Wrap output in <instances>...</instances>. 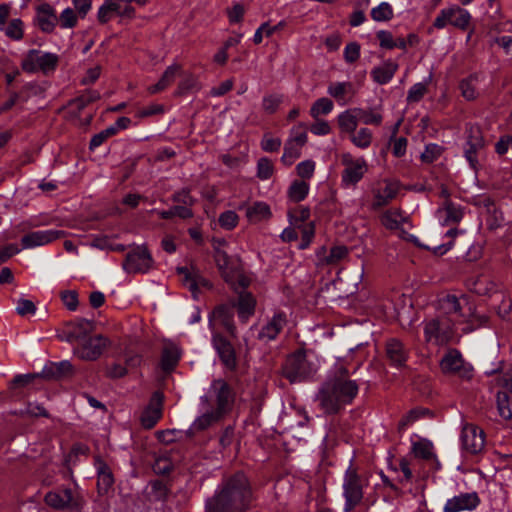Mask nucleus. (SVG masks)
I'll list each match as a JSON object with an SVG mask.
<instances>
[{
    "label": "nucleus",
    "mask_w": 512,
    "mask_h": 512,
    "mask_svg": "<svg viewBox=\"0 0 512 512\" xmlns=\"http://www.w3.org/2000/svg\"><path fill=\"white\" fill-rule=\"evenodd\" d=\"M359 392V385L350 378L343 363H336L327 380L317 394L321 408L327 414H336L346 405H350Z\"/></svg>",
    "instance_id": "1"
},
{
    "label": "nucleus",
    "mask_w": 512,
    "mask_h": 512,
    "mask_svg": "<svg viewBox=\"0 0 512 512\" xmlns=\"http://www.w3.org/2000/svg\"><path fill=\"white\" fill-rule=\"evenodd\" d=\"M252 500L247 477L238 472L206 503V512H246Z\"/></svg>",
    "instance_id": "2"
},
{
    "label": "nucleus",
    "mask_w": 512,
    "mask_h": 512,
    "mask_svg": "<svg viewBox=\"0 0 512 512\" xmlns=\"http://www.w3.org/2000/svg\"><path fill=\"white\" fill-rule=\"evenodd\" d=\"M317 369L314 355L300 349L286 358L282 366V374L291 383H294L311 377L316 373Z\"/></svg>",
    "instance_id": "3"
},
{
    "label": "nucleus",
    "mask_w": 512,
    "mask_h": 512,
    "mask_svg": "<svg viewBox=\"0 0 512 512\" xmlns=\"http://www.w3.org/2000/svg\"><path fill=\"white\" fill-rule=\"evenodd\" d=\"M369 480L363 475L359 474L357 469L349 466L343 476V497H344V512H351L356 507L360 506L364 499V489L368 487Z\"/></svg>",
    "instance_id": "4"
},
{
    "label": "nucleus",
    "mask_w": 512,
    "mask_h": 512,
    "mask_svg": "<svg viewBox=\"0 0 512 512\" xmlns=\"http://www.w3.org/2000/svg\"><path fill=\"white\" fill-rule=\"evenodd\" d=\"M424 340L428 344L444 346L452 342L456 335V326L448 318L435 315L426 318L423 323Z\"/></svg>",
    "instance_id": "5"
},
{
    "label": "nucleus",
    "mask_w": 512,
    "mask_h": 512,
    "mask_svg": "<svg viewBox=\"0 0 512 512\" xmlns=\"http://www.w3.org/2000/svg\"><path fill=\"white\" fill-rule=\"evenodd\" d=\"M44 502L52 509L63 512H83L85 499L78 490L61 487L44 496Z\"/></svg>",
    "instance_id": "6"
},
{
    "label": "nucleus",
    "mask_w": 512,
    "mask_h": 512,
    "mask_svg": "<svg viewBox=\"0 0 512 512\" xmlns=\"http://www.w3.org/2000/svg\"><path fill=\"white\" fill-rule=\"evenodd\" d=\"M341 185L344 188L355 187L368 171V163L364 157H354L346 152L341 155Z\"/></svg>",
    "instance_id": "7"
},
{
    "label": "nucleus",
    "mask_w": 512,
    "mask_h": 512,
    "mask_svg": "<svg viewBox=\"0 0 512 512\" xmlns=\"http://www.w3.org/2000/svg\"><path fill=\"white\" fill-rule=\"evenodd\" d=\"M472 16L470 12L459 5L453 4L440 10L433 22V27L440 30L447 25L466 31L470 27Z\"/></svg>",
    "instance_id": "8"
},
{
    "label": "nucleus",
    "mask_w": 512,
    "mask_h": 512,
    "mask_svg": "<svg viewBox=\"0 0 512 512\" xmlns=\"http://www.w3.org/2000/svg\"><path fill=\"white\" fill-rule=\"evenodd\" d=\"M469 305L468 298L464 295L447 294L438 299L436 309L437 315L448 318L454 325L462 323L466 318V310Z\"/></svg>",
    "instance_id": "9"
},
{
    "label": "nucleus",
    "mask_w": 512,
    "mask_h": 512,
    "mask_svg": "<svg viewBox=\"0 0 512 512\" xmlns=\"http://www.w3.org/2000/svg\"><path fill=\"white\" fill-rule=\"evenodd\" d=\"M440 368L444 374L470 380L474 375L472 365L464 360L457 349H449L440 361Z\"/></svg>",
    "instance_id": "10"
},
{
    "label": "nucleus",
    "mask_w": 512,
    "mask_h": 512,
    "mask_svg": "<svg viewBox=\"0 0 512 512\" xmlns=\"http://www.w3.org/2000/svg\"><path fill=\"white\" fill-rule=\"evenodd\" d=\"M153 264L154 260L147 246L137 245L127 253L122 266L129 274H144L153 267Z\"/></svg>",
    "instance_id": "11"
},
{
    "label": "nucleus",
    "mask_w": 512,
    "mask_h": 512,
    "mask_svg": "<svg viewBox=\"0 0 512 512\" xmlns=\"http://www.w3.org/2000/svg\"><path fill=\"white\" fill-rule=\"evenodd\" d=\"M109 345V340L102 335L87 336L76 342L74 355L85 361H95Z\"/></svg>",
    "instance_id": "12"
},
{
    "label": "nucleus",
    "mask_w": 512,
    "mask_h": 512,
    "mask_svg": "<svg viewBox=\"0 0 512 512\" xmlns=\"http://www.w3.org/2000/svg\"><path fill=\"white\" fill-rule=\"evenodd\" d=\"M115 16L132 19L135 17V9L126 0H105L98 10V21L105 24Z\"/></svg>",
    "instance_id": "13"
},
{
    "label": "nucleus",
    "mask_w": 512,
    "mask_h": 512,
    "mask_svg": "<svg viewBox=\"0 0 512 512\" xmlns=\"http://www.w3.org/2000/svg\"><path fill=\"white\" fill-rule=\"evenodd\" d=\"M210 391L215 396L216 407L214 410L222 415L227 414L234 402V392L230 385L224 379H215L212 381Z\"/></svg>",
    "instance_id": "14"
},
{
    "label": "nucleus",
    "mask_w": 512,
    "mask_h": 512,
    "mask_svg": "<svg viewBox=\"0 0 512 512\" xmlns=\"http://www.w3.org/2000/svg\"><path fill=\"white\" fill-rule=\"evenodd\" d=\"M461 443L467 453L478 454L484 449L485 433L474 424H466L462 429Z\"/></svg>",
    "instance_id": "15"
},
{
    "label": "nucleus",
    "mask_w": 512,
    "mask_h": 512,
    "mask_svg": "<svg viewBox=\"0 0 512 512\" xmlns=\"http://www.w3.org/2000/svg\"><path fill=\"white\" fill-rule=\"evenodd\" d=\"M164 396L156 391L152 394L149 403L140 416V423L145 429H152L163 415Z\"/></svg>",
    "instance_id": "16"
},
{
    "label": "nucleus",
    "mask_w": 512,
    "mask_h": 512,
    "mask_svg": "<svg viewBox=\"0 0 512 512\" xmlns=\"http://www.w3.org/2000/svg\"><path fill=\"white\" fill-rule=\"evenodd\" d=\"M499 384L504 389L496 394V407L499 416L508 421L512 419V375H505Z\"/></svg>",
    "instance_id": "17"
},
{
    "label": "nucleus",
    "mask_w": 512,
    "mask_h": 512,
    "mask_svg": "<svg viewBox=\"0 0 512 512\" xmlns=\"http://www.w3.org/2000/svg\"><path fill=\"white\" fill-rule=\"evenodd\" d=\"M398 191L399 185L396 182L388 179L377 182L372 190L374 196L372 208L378 210L388 205L396 197Z\"/></svg>",
    "instance_id": "18"
},
{
    "label": "nucleus",
    "mask_w": 512,
    "mask_h": 512,
    "mask_svg": "<svg viewBox=\"0 0 512 512\" xmlns=\"http://www.w3.org/2000/svg\"><path fill=\"white\" fill-rule=\"evenodd\" d=\"M480 502L477 492L460 493L446 501L443 512L473 511L479 506Z\"/></svg>",
    "instance_id": "19"
},
{
    "label": "nucleus",
    "mask_w": 512,
    "mask_h": 512,
    "mask_svg": "<svg viewBox=\"0 0 512 512\" xmlns=\"http://www.w3.org/2000/svg\"><path fill=\"white\" fill-rule=\"evenodd\" d=\"M287 323V315L284 312H275L262 326L258 333V339L265 343L275 340Z\"/></svg>",
    "instance_id": "20"
},
{
    "label": "nucleus",
    "mask_w": 512,
    "mask_h": 512,
    "mask_svg": "<svg viewBox=\"0 0 512 512\" xmlns=\"http://www.w3.org/2000/svg\"><path fill=\"white\" fill-rule=\"evenodd\" d=\"M210 322L223 327L231 337H236L234 324V305L222 304L217 306L211 315Z\"/></svg>",
    "instance_id": "21"
},
{
    "label": "nucleus",
    "mask_w": 512,
    "mask_h": 512,
    "mask_svg": "<svg viewBox=\"0 0 512 512\" xmlns=\"http://www.w3.org/2000/svg\"><path fill=\"white\" fill-rule=\"evenodd\" d=\"M94 467L97 474L98 493L106 494L114 484L112 470L100 455L94 456Z\"/></svg>",
    "instance_id": "22"
},
{
    "label": "nucleus",
    "mask_w": 512,
    "mask_h": 512,
    "mask_svg": "<svg viewBox=\"0 0 512 512\" xmlns=\"http://www.w3.org/2000/svg\"><path fill=\"white\" fill-rule=\"evenodd\" d=\"M212 342L223 364L228 369H234L236 367V355L232 344L217 333L213 335Z\"/></svg>",
    "instance_id": "23"
},
{
    "label": "nucleus",
    "mask_w": 512,
    "mask_h": 512,
    "mask_svg": "<svg viewBox=\"0 0 512 512\" xmlns=\"http://www.w3.org/2000/svg\"><path fill=\"white\" fill-rule=\"evenodd\" d=\"M59 57L55 53L34 50V73L41 72L48 76L56 70Z\"/></svg>",
    "instance_id": "24"
},
{
    "label": "nucleus",
    "mask_w": 512,
    "mask_h": 512,
    "mask_svg": "<svg viewBox=\"0 0 512 512\" xmlns=\"http://www.w3.org/2000/svg\"><path fill=\"white\" fill-rule=\"evenodd\" d=\"M36 19L40 29L46 33L52 32L58 22L54 8L47 3L36 8Z\"/></svg>",
    "instance_id": "25"
},
{
    "label": "nucleus",
    "mask_w": 512,
    "mask_h": 512,
    "mask_svg": "<svg viewBox=\"0 0 512 512\" xmlns=\"http://www.w3.org/2000/svg\"><path fill=\"white\" fill-rule=\"evenodd\" d=\"M231 305H234V309H237L240 321L246 323L255 313L256 299L250 292L242 291L239 293L238 301Z\"/></svg>",
    "instance_id": "26"
},
{
    "label": "nucleus",
    "mask_w": 512,
    "mask_h": 512,
    "mask_svg": "<svg viewBox=\"0 0 512 512\" xmlns=\"http://www.w3.org/2000/svg\"><path fill=\"white\" fill-rule=\"evenodd\" d=\"M10 396L14 400H21L29 395L32 389V374H19L13 378L8 386Z\"/></svg>",
    "instance_id": "27"
},
{
    "label": "nucleus",
    "mask_w": 512,
    "mask_h": 512,
    "mask_svg": "<svg viewBox=\"0 0 512 512\" xmlns=\"http://www.w3.org/2000/svg\"><path fill=\"white\" fill-rule=\"evenodd\" d=\"M386 354L388 359L391 361V364L397 367L403 366L408 358L407 349L401 341L395 338L387 341Z\"/></svg>",
    "instance_id": "28"
},
{
    "label": "nucleus",
    "mask_w": 512,
    "mask_h": 512,
    "mask_svg": "<svg viewBox=\"0 0 512 512\" xmlns=\"http://www.w3.org/2000/svg\"><path fill=\"white\" fill-rule=\"evenodd\" d=\"M72 364L69 361L50 363L46 365L40 374L34 373V378L40 376L45 379H59L72 373Z\"/></svg>",
    "instance_id": "29"
},
{
    "label": "nucleus",
    "mask_w": 512,
    "mask_h": 512,
    "mask_svg": "<svg viewBox=\"0 0 512 512\" xmlns=\"http://www.w3.org/2000/svg\"><path fill=\"white\" fill-rule=\"evenodd\" d=\"M337 123L341 133L350 135L352 132H355L359 124L356 107L341 112L337 116Z\"/></svg>",
    "instance_id": "30"
},
{
    "label": "nucleus",
    "mask_w": 512,
    "mask_h": 512,
    "mask_svg": "<svg viewBox=\"0 0 512 512\" xmlns=\"http://www.w3.org/2000/svg\"><path fill=\"white\" fill-rule=\"evenodd\" d=\"M181 70V66L178 64H172L166 68L159 81L147 88L150 95L157 94L167 89L175 80L176 75Z\"/></svg>",
    "instance_id": "31"
},
{
    "label": "nucleus",
    "mask_w": 512,
    "mask_h": 512,
    "mask_svg": "<svg viewBox=\"0 0 512 512\" xmlns=\"http://www.w3.org/2000/svg\"><path fill=\"white\" fill-rule=\"evenodd\" d=\"M181 356L179 347L173 343L165 344L161 355V368L165 372L172 371L178 364Z\"/></svg>",
    "instance_id": "32"
},
{
    "label": "nucleus",
    "mask_w": 512,
    "mask_h": 512,
    "mask_svg": "<svg viewBox=\"0 0 512 512\" xmlns=\"http://www.w3.org/2000/svg\"><path fill=\"white\" fill-rule=\"evenodd\" d=\"M245 214L249 222L258 223L271 218L272 213L269 205L263 201H256L247 206Z\"/></svg>",
    "instance_id": "33"
},
{
    "label": "nucleus",
    "mask_w": 512,
    "mask_h": 512,
    "mask_svg": "<svg viewBox=\"0 0 512 512\" xmlns=\"http://www.w3.org/2000/svg\"><path fill=\"white\" fill-rule=\"evenodd\" d=\"M481 80V75L478 73H474L469 75L468 77L461 80L459 84V89L461 91V95L467 101H473L479 96V83Z\"/></svg>",
    "instance_id": "34"
},
{
    "label": "nucleus",
    "mask_w": 512,
    "mask_h": 512,
    "mask_svg": "<svg viewBox=\"0 0 512 512\" xmlns=\"http://www.w3.org/2000/svg\"><path fill=\"white\" fill-rule=\"evenodd\" d=\"M488 316L485 314H478L475 310L474 305L470 304L466 310V318L463 319L462 323H465L466 326L463 328L464 333H470L475 329L486 326L488 323Z\"/></svg>",
    "instance_id": "35"
},
{
    "label": "nucleus",
    "mask_w": 512,
    "mask_h": 512,
    "mask_svg": "<svg viewBox=\"0 0 512 512\" xmlns=\"http://www.w3.org/2000/svg\"><path fill=\"white\" fill-rule=\"evenodd\" d=\"M397 69L398 64L391 60H388L384 62L382 65L375 67L371 71V76L376 83L383 85L388 83L393 78Z\"/></svg>",
    "instance_id": "36"
},
{
    "label": "nucleus",
    "mask_w": 512,
    "mask_h": 512,
    "mask_svg": "<svg viewBox=\"0 0 512 512\" xmlns=\"http://www.w3.org/2000/svg\"><path fill=\"white\" fill-rule=\"evenodd\" d=\"M326 248L323 246L317 251V258L321 265H333L348 255V249L345 246H335L330 249L325 256Z\"/></svg>",
    "instance_id": "37"
},
{
    "label": "nucleus",
    "mask_w": 512,
    "mask_h": 512,
    "mask_svg": "<svg viewBox=\"0 0 512 512\" xmlns=\"http://www.w3.org/2000/svg\"><path fill=\"white\" fill-rule=\"evenodd\" d=\"M223 416L224 415L214 409L206 411L194 420L190 429L193 432L203 431L218 422Z\"/></svg>",
    "instance_id": "38"
},
{
    "label": "nucleus",
    "mask_w": 512,
    "mask_h": 512,
    "mask_svg": "<svg viewBox=\"0 0 512 512\" xmlns=\"http://www.w3.org/2000/svg\"><path fill=\"white\" fill-rule=\"evenodd\" d=\"M93 329L94 324L92 321L79 319L72 324L71 330L68 334V340L71 342H77L87 337L88 334L93 331Z\"/></svg>",
    "instance_id": "39"
},
{
    "label": "nucleus",
    "mask_w": 512,
    "mask_h": 512,
    "mask_svg": "<svg viewBox=\"0 0 512 512\" xmlns=\"http://www.w3.org/2000/svg\"><path fill=\"white\" fill-rule=\"evenodd\" d=\"M380 221L385 228L396 230L406 221V217L401 209L393 208L385 211L381 215Z\"/></svg>",
    "instance_id": "40"
},
{
    "label": "nucleus",
    "mask_w": 512,
    "mask_h": 512,
    "mask_svg": "<svg viewBox=\"0 0 512 512\" xmlns=\"http://www.w3.org/2000/svg\"><path fill=\"white\" fill-rule=\"evenodd\" d=\"M359 122L365 125L380 126L383 122V115L380 110L376 107L371 108H359L356 107Z\"/></svg>",
    "instance_id": "41"
},
{
    "label": "nucleus",
    "mask_w": 512,
    "mask_h": 512,
    "mask_svg": "<svg viewBox=\"0 0 512 512\" xmlns=\"http://www.w3.org/2000/svg\"><path fill=\"white\" fill-rule=\"evenodd\" d=\"M349 139L357 148L367 149L372 144L373 133L369 128L362 127L358 131L352 132Z\"/></svg>",
    "instance_id": "42"
},
{
    "label": "nucleus",
    "mask_w": 512,
    "mask_h": 512,
    "mask_svg": "<svg viewBox=\"0 0 512 512\" xmlns=\"http://www.w3.org/2000/svg\"><path fill=\"white\" fill-rule=\"evenodd\" d=\"M309 192V184L304 180H294L288 188L287 195L290 201L300 202L306 198Z\"/></svg>",
    "instance_id": "43"
},
{
    "label": "nucleus",
    "mask_w": 512,
    "mask_h": 512,
    "mask_svg": "<svg viewBox=\"0 0 512 512\" xmlns=\"http://www.w3.org/2000/svg\"><path fill=\"white\" fill-rule=\"evenodd\" d=\"M370 16L375 22H388L394 17V10L388 2H381L371 9Z\"/></svg>",
    "instance_id": "44"
},
{
    "label": "nucleus",
    "mask_w": 512,
    "mask_h": 512,
    "mask_svg": "<svg viewBox=\"0 0 512 512\" xmlns=\"http://www.w3.org/2000/svg\"><path fill=\"white\" fill-rule=\"evenodd\" d=\"M178 274L181 276L182 283L195 295L199 283L205 284L203 279H200L196 274H192L188 268L180 267L177 269Z\"/></svg>",
    "instance_id": "45"
},
{
    "label": "nucleus",
    "mask_w": 512,
    "mask_h": 512,
    "mask_svg": "<svg viewBox=\"0 0 512 512\" xmlns=\"http://www.w3.org/2000/svg\"><path fill=\"white\" fill-rule=\"evenodd\" d=\"M334 108L332 100L327 97L317 99L310 108V115L313 119H318L321 115L329 114Z\"/></svg>",
    "instance_id": "46"
},
{
    "label": "nucleus",
    "mask_w": 512,
    "mask_h": 512,
    "mask_svg": "<svg viewBox=\"0 0 512 512\" xmlns=\"http://www.w3.org/2000/svg\"><path fill=\"white\" fill-rule=\"evenodd\" d=\"M200 88L201 85L198 81V78L193 74H188L179 82L175 93L178 96H182L190 91H198Z\"/></svg>",
    "instance_id": "47"
},
{
    "label": "nucleus",
    "mask_w": 512,
    "mask_h": 512,
    "mask_svg": "<svg viewBox=\"0 0 512 512\" xmlns=\"http://www.w3.org/2000/svg\"><path fill=\"white\" fill-rule=\"evenodd\" d=\"M215 262L226 282L232 281L233 275L229 268V256L225 251L216 250Z\"/></svg>",
    "instance_id": "48"
},
{
    "label": "nucleus",
    "mask_w": 512,
    "mask_h": 512,
    "mask_svg": "<svg viewBox=\"0 0 512 512\" xmlns=\"http://www.w3.org/2000/svg\"><path fill=\"white\" fill-rule=\"evenodd\" d=\"M62 234V231L53 229L34 231V246L49 244L60 238Z\"/></svg>",
    "instance_id": "49"
},
{
    "label": "nucleus",
    "mask_w": 512,
    "mask_h": 512,
    "mask_svg": "<svg viewBox=\"0 0 512 512\" xmlns=\"http://www.w3.org/2000/svg\"><path fill=\"white\" fill-rule=\"evenodd\" d=\"M301 149V146L287 140L284 145V153L281 157V161L287 166L292 165L295 160L301 156Z\"/></svg>",
    "instance_id": "50"
},
{
    "label": "nucleus",
    "mask_w": 512,
    "mask_h": 512,
    "mask_svg": "<svg viewBox=\"0 0 512 512\" xmlns=\"http://www.w3.org/2000/svg\"><path fill=\"white\" fill-rule=\"evenodd\" d=\"M467 140L465 145H471L473 148H484L485 142L481 129L478 126H469L466 129Z\"/></svg>",
    "instance_id": "51"
},
{
    "label": "nucleus",
    "mask_w": 512,
    "mask_h": 512,
    "mask_svg": "<svg viewBox=\"0 0 512 512\" xmlns=\"http://www.w3.org/2000/svg\"><path fill=\"white\" fill-rule=\"evenodd\" d=\"M412 451L418 458L430 460L435 455L433 452V445L429 441H418L413 443Z\"/></svg>",
    "instance_id": "52"
},
{
    "label": "nucleus",
    "mask_w": 512,
    "mask_h": 512,
    "mask_svg": "<svg viewBox=\"0 0 512 512\" xmlns=\"http://www.w3.org/2000/svg\"><path fill=\"white\" fill-rule=\"evenodd\" d=\"M352 89L350 82H336L328 86V94L337 101L344 100L345 95Z\"/></svg>",
    "instance_id": "53"
},
{
    "label": "nucleus",
    "mask_w": 512,
    "mask_h": 512,
    "mask_svg": "<svg viewBox=\"0 0 512 512\" xmlns=\"http://www.w3.org/2000/svg\"><path fill=\"white\" fill-rule=\"evenodd\" d=\"M274 173V166L270 159L267 157H261L257 162L256 176L260 180H268Z\"/></svg>",
    "instance_id": "54"
},
{
    "label": "nucleus",
    "mask_w": 512,
    "mask_h": 512,
    "mask_svg": "<svg viewBox=\"0 0 512 512\" xmlns=\"http://www.w3.org/2000/svg\"><path fill=\"white\" fill-rule=\"evenodd\" d=\"M283 102V95L269 94L262 99V108L268 114H273L277 111L280 104Z\"/></svg>",
    "instance_id": "55"
},
{
    "label": "nucleus",
    "mask_w": 512,
    "mask_h": 512,
    "mask_svg": "<svg viewBox=\"0 0 512 512\" xmlns=\"http://www.w3.org/2000/svg\"><path fill=\"white\" fill-rule=\"evenodd\" d=\"M219 225L225 230H233L239 222V217L235 211L227 210L219 215Z\"/></svg>",
    "instance_id": "56"
},
{
    "label": "nucleus",
    "mask_w": 512,
    "mask_h": 512,
    "mask_svg": "<svg viewBox=\"0 0 512 512\" xmlns=\"http://www.w3.org/2000/svg\"><path fill=\"white\" fill-rule=\"evenodd\" d=\"M443 148L438 144H428L425 146L424 151L421 153V160L424 163L430 164L436 161L442 154Z\"/></svg>",
    "instance_id": "57"
},
{
    "label": "nucleus",
    "mask_w": 512,
    "mask_h": 512,
    "mask_svg": "<svg viewBox=\"0 0 512 512\" xmlns=\"http://www.w3.org/2000/svg\"><path fill=\"white\" fill-rule=\"evenodd\" d=\"M152 468L156 474L166 475L171 472L173 464L168 456L163 455L155 459Z\"/></svg>",
    "instance_id": "58"
},
{
    "label": "nucleus",
    "mask_w": 512,
    "mask_h": 512,
    "mask_svg": "<svg viewBox=\"0 0 512 512\" xmlns=\"http://www.w3.org/2000/svg\"><path fill=\"white\" fill-rule=\"evenodd\" d=\"M288 140L301 147L305 146L307 143V130L305 124L299 123L298 125L294 126L291 130V135Z\"/></svg>",
    "instance_id": "59"
},
{
    "label": "nucleus",
    "mask_w": 512,
    "mask_h": 512,
    "mask_svg": "<svg viewBox=\"0 0 512 512\" xmlns=\"http://www.w3.org/2000/svg\"><path fill=\"white\" fill-rule=\"evenodd\" d=\"M428 88L425 83L418 82L415 83L408 91L407 101L409 103L419 102L427 93Z\"/></svg>",
    "instance_id": "60"
},
{
    "label": "nucleus",
    "mask_w": 512,
    "mask_h": 512,
    "mask_svg": "<svg viewBox=\"0 0 512 512\" xmlns=\"http://www.w3.org/2000/svg\"><path fill=\"white\" fill-rule=\"evenodd\" d=\"M62 28H73L77 25L78 16L72 8H66L58 17Z\"/></svg>",
    "instance_id": "61"
},
{
    "label": "nucleus",
    "mask_w": 512,
    "mask_h": 512,
    "mask_svg": "<svg viewBox=\"0 0 512 512\" xmlns=\"http://www.w3.org/2000/svg\"><path fill=\"white\" fill-rule=\"evenodd\" d=\"M5 34L14 40H19L23 36V23L20 19H13L4 30Z\"/></svg>",
    "instance_id": "62"
},
{
    "label": "nucleus",
    "mask_w": 512,
    "mask_h": 512,
    "mask_svg": "<svg viewBox=\"0 0 512 512\" xmlns=\"http://www.w3.org/2000/svg\"><path fill=\"white\" fill-rule=\"evenodd\" d=\"M301 233H302V237H301V242L299 244V249L304 250L309 247V245L311 244V242L314 238V235H315L314 224L312 222H310L308 224L301 226Z\"/></svg>",
    "instance_id": "63"
},
{
    "label": "nucleus",
    "mask_w": 512,
    "mask_h": 512,
    "mask_svg": "<svg viewBox=\"0 0 512 512\" xmlns=\"http://www.w3.org/2000/svg\"><path fill=\"white\" fill-rule=\"evenodd\" d=\"M496 291V284L489 279H478L474 284V292L479 295H490Z\"/></svg>",
    "instance_id": "64"
}]
</instances>
